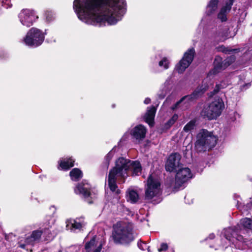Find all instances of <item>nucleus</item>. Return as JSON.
Wrapping results in <instances>:
<instances>
[{
	"label": "nucleus",
	"mask_w": 252,
	"mask_h": 252,
	"mask_svg": "<svg viewBox=\"0 0 252 252\" xmlns=\"http://www.w3.org/2000/svg\"><path fill=\"white\" fill-rule=\"evenodd\" d=\"M126 0H74L73 9L82 22L95 26L116 24L126 10Z\"/></svg>",
	"instance_id": "1"
},
{
	"label": "nucleus",
	"mask_w": 252,
	"mask_h": 252,
	"mask_svg": "<svg viewBox=\"0 0 252 252\" xmlns=\"http://www.w3.org/2000/svg\"><path fill=\"white\" fill-rule=\"evenodd\" d=\"M132 171L135 175L141 171V166L138 161H131L129 158H117L116 166L111 170L108 176V185L112 191L116 190V180L119 178L125 179L127 176V171Z\"/></svg>",
	"instance_id": "2"
},
{
	"label": "nucleus",
	"mask_w": 252,
	"mask_h": 252,
	"mask_svg": "<svg viewBox=\"0 0 252 252\" xmlns=\"http://www.w3.org/2000/svg\"><path fill=\"white\" fill-rule=\"evenodd\" d=\"M147 128L142 124L138 125L131 129L129 132H126L120 139L118 146H115L112 150L106 155L105 158H124L126 153V150L124 151L122 143L128 138L129 134L132 140L136 144L140 143L145 138Z\"/></svg>",
	"instance_id": "3"
},
{
	"label": "nucleus",
	"mask_w": 252,
	"mask_h": 252,
	"mask_svg": "<svg viewBox=\"0 0 252 252\" xmlns=\"http://www.w3.org/2000/svg\"><path fill=\"white\" fill-rule=\"evenodd\" d=\"M218 137L214 134L213 131L206 129H201L196 135L195 146L199 152L210 150L216 145Z\"/></svg>",
	"instance_id": "4"
},
{
	"label": "nucleus",
	"mask_w": 252,
	"mask_h": 252,
	"mask_svg": "<svg viewBox=\"0 0 252 252\" xmlns=\"http://www.w3.org/2000/svg\"><path fill=\"white\" fill-rule=\"evenodd\" d=\"M113 229V237L116 243H127L133 239L131 226L126 222H117Z\"/></svg>",
	"instance_id": "5"
},
{
	"label": "nucleus",
	"mask_w": 252,
	"mask_h": 252,
	"mask_svg": "<svg viewBox=\"0 0 252 252\" xmlns=\"http://www.w3.org/2000/svg\"><path fill=\"white\" fill-rule=\"evenodd\" d=\"M224 108V104L221 98L217 97L211 103L204 106L201 114L209 120L216 119L221 115Z\"/></svg>",
	"instance_id": "6"
},
{
	"label": "nucleus",
	"mask_w": 252,
	"mask_h": 252,
	"mask_svg": "<svg viewBox=\"0 0 252 252\" xmlns=\"http://www.w3.org/2000/svg\"><path fill=\"white\" fill-rule=\"evenodd\" d=\"M161 184L159 178L155 174H151L148 177L145 189L146 199L151 200L155 197H158L161 194Z\"/></svg>",
	"instance_id": "7"
},
{
	"label": "nucleus",
	"mask_w": 252,
	"mask_h": 252,
	"mask_svg": "<svg viewBox=\"0 0 252 252\" xmlns=\"http://www.w3.org/2000/svg\"><path fill=\"white\" fill-rule=\"evenodd\" d=\"M46 32H43L40 30L36 28H31L23 38L24 43L31 47H36L40 46L44 40V35Z\"/></svg>",
	"instance_id": "8"
},
{
	"label": "nucleus",
	"mask_w": 252,
	"mask_h": 252,
	"mask_svg": "<svg viewBox=\"0 0 252 252\" xmlns=\"http://www.w3.org/2000/svg\"><path fill=\"white\" fill-rule=\"evenodd\" d=\"M229 29L222 24H217L208 32V38L215 43L223 42L229 38Z\"/></svg>",
	"instance_id": "9"
},
{
	"label": "nucleus",
	"mask_w": 252,
	"mask_h": 252,
	"mask_svg": "<svg viewBox=\"0 0 252 252\" xmlns=\"http://www.w3.org/2000/svg\"><path fill=\"white\" fill-rule=\"evenodd\" d=\"M204 92L205 90H203L201 87L197 88L191 94L183 96L177 101L171 107L172 110H175L180 109L181 110H184L187 109L189 103L201 95Z\"/></svg>",
	"instance_id": "10"
},
{
	"label": "nucleus",
	"mask_w": 252,
	"mask_h": 252,
	"mask_svg": "<svg viewBox=\"0 0 252 252\" xmlns=\"http://www.w3.org/2000/svg\"><path fill=\"white\" fill-rule=\"evenodd\" d=\"M204 92L205 90H203L201 87L197 88L191 94L183 96L177 101L171 107L172 110H175L180 109L181 110H184L187 109L189 103L201 95Z\"/></svg>",
	"instance_id": "11"
},
{
	"label": "nucleus",
	"mask_w": 252,
	"mask_h": 252,
	"mask_svg": "<svg viewBox=\"0 0 252 252\" xmlns=\"http://www.w3.org/2000/svg\"><path fill=\"white\" fill-rule=\"evenodd\" d=\"M195 54L193 48L189 49L184 54V56L175 66L176 70L179 73H183L192 62Z\"/></svg>",
	"instance_id": "12"
},
{
	"label": "nucleus",
	"mask_w": 252,
	"mask_h": 252,
	"mask_svg": "<svg viewBox=\"0 0 252 252\" xmlns=\"http://www.w3.org/2000/svg\"><path fill=\"white\" fill-rule=\"evenodd\" d=\"M18 18L22 25L30 27L37 20L38 16L33 10L23 9L19 13Z\"/></svg>",
	"instance_id": "13"
},
{
	"label": "nucleus",
	"mask_w": 252,
	"mask_h": 252,
	"mask_svg": "<svg viewBox=\"0 0 252 252\" xmlns=\"http://www.w3.org/2000/svg\"><path fill=\"white\" fill-rule=\"evenodd\" d=\"M192 177L193 174L189 168L181 166L176 175L175 181L176 187L179 188L181 187Z\"/></svg>",
	"instance_id": "14"
},
{
	"label": "nucleus",
	"mask_w": 252,
	"mask_h": 252,
	"mask_svg": "<svg viewBox=\"0 0 252 252\" xmlns=\"http://www.w3.org/2000/svg\"><path fill=\"white\" fill-rule=\"evenodd\" d=\"M46 236V240H50L52 239V236L50 233L49 228L42 230H37L33 231L30 237L27 238L26 243L27 245H33L35 242H38L41 236Z\"/></svg>",
	"instance_id": "15"
},
{
	"label": "nucleus",
	"mask_w": 252,
	"mask_h": 252,
	"mask_svg": "<svg viewBox=\"0 0 252 252\" xmlns=\"http://www.w3.org/2000/svg\"><path fill=\"white\" fill-rule=\"evenodd\" d=\"M90 188V185L88 183L83 182L76 187L74 191L76 194L82 195L89 203H92L93 201L90 200L89 198L90 197L91 199L94 198L95 195L91 193Z\"/></svg>",
	"instance_id": "16"
},
{
	"label": "nucleus",
	"mask_w": 252,
	"mask_h": 252,
	"mask_svg": "<svg viewBox=\"0 0 252 252\" xmlns=\"http://www.w3.org/2000/svg\"><path fill=\"white\" fill-rule=\"evenodd\" d=\"M84 217L77 218L75 219H70L66 221V227L68 229L75 231L81 230L86 225Z\"/></svg>",
	"instance_id": "17"
},
{
	"label": "nucleus",
	"mask_w": 252,
	"mask_h": 252,
	"mask_svg": "<svg viewBox=\"0 0 252 252\" xmlns=\"http://www.w3.org/2000/svg\"><path fill=\"white\" fill-rule=\"evenodd\" d=\"M235 0H227L225 5L223 6L218 14V19L221 22H225L227 18V14L230 11L232 5Z\"/></svg>",
	"instance_id": "18"
},
{
	"label": "nucleus",
	"mask_w": 252,
	"mask_h": 252,
	"mask_svg": "<svg viewBox=\"0 0 252 252\" xmlns=\"http://www.w3.org/2000/svg\"><path fill=\"white\" fill-rule=\"evenodd\" d=\"M180 159L181 158H167L165 164L166 170L170 172L178 171L182 166Z\"/></svg>",
	"instance_id": "19"
},
{
	"label": "nucleus",
	"mask_w": 252,
	"mask_h": 252,
	"mask_svg": "<svg viewBox=\"0 0 252 252\" xmlns=\"http://www.w3.org/2000/svg\"><path fill=\"white\" fill-rule=\"evenodd\" d=\"M156 112V107L152 106L147 108V112L144 117L145 122L148 124L150 127L154 126Z\"/></svg>",
	"instance_id": "20"
},
{
	"label": "nucleus",
	"mask_w": 252,
	"mask_h": 252,
	"mask_svg": "<svg viewBox=\"0 0 252 252\" xmlns=\"http://www.w3.org/2000/svg\"><path fill=\"white\" fill-rule=\"evenodd\" d=\"M96 237H94L85 245V250L83 252H100L102 249V244L96 247Z\"/></svg>",
	"instance_id": "21"
},
{
	"label": "nucleus",
	"mask_w": 252,
	"mask_h": 252,
	"mask_svg": "<svg viewBox=\"0 0 252 252\" xmlns=\"http://www.w3.org/2000/svg\"><path fill=\"white\" fill-rule=\"evenodd\" d=\"M222 59L220 57H216L214 62V67L210 71L209 76L215 75L219 73L221 70L224 69L225 67L224 64L221 61Z\"/></svg>",
	"instance_id": "22"
},
{
	"label": "nucleus",
	"mask_w": 252,
	"mask_h": 252,
	"mask_svg": "<svg viewBox=\"0 0 252 252\" xmlns=\"http://www.w3.org/2000/svg\"><path fill=\"white\" fill-rule=\"evenodd\" d=\"M172 81L170 78H168L165 83L163 88L160 91L158 94V97L159 99H163L165 96L169 93L172 89Z\"/></svg>",
	"instance_id": "23"
},
{
	"label": "nucleus",
	"mask_w": 252,
	"mask_h": 252,
	"mask_svg": "<svg viewBox=\"0 0 252 252\" xmlns=\"http://www.w3.org/2000/svg\"><path fill=\"white\" fill-rule=\"evenodd\" d=\"M58 163L59 170H67L74 165V161L71 158H63Z\"/></svg>",
	"instance_id": "24"
},
{
	"label": "nucleus",
	"mask_w": 252,
	"mask_h": 252,
	"mask_svg": "<svg viewBox=\"0 0 252 252\" xmlns=\"http://www.w3.org/2000/svg\"><path fill=\"white\" fill-rule=\"evenodd\" d=\"M126 199L132 203L136 202L139 199V195L137 191L132 188H129L126 191Z\"/></svg>",
	"instance_id": "25"
},
{
	"label": "nucleus",
	"mask_w": 252,
	"mask_h": 252,
	"mask_svg": "<svg viewBox=\"0 0 252 252\" xmlns=\"http://www.w3.org/2000/svg\"><path fill=\"white\" fill-rule=\"evenodd\" d=\"M218 2V0H210L206 7V14L207 15H211L217 10Z\"/></svg>",
	"instance_id": "26"
},
{
	"label": "nucleus",
	"mask_w": 252,
	"mask_h": 252,
	"mask_svg": "<svg viewBox=\"0 0 252 252\" xmlns=\"http://www.w3.org/2000/svg\"><path fill=\"white\" fill-rule=\"evenodd\" d=\"M71 179L73 181H77L82 177V173L78 168H74L70 172Z\"/></svg>",
	"instance_id": "27"
},
{
	"label": "nucleus",
	"mask_w": 252,
	"mask_h": 252,
	"mask_svg": "<svg viewBox=\"0 0 252 252\" xmlns=\"http://www.w3.org/2000/svg\"><path fill=\"white\" fill-rule=\"evenodd\" d=\"M196 121L191 120L184 127L183 131L187 133H191L196 127Z\"/></svg>",
	"instance_id": "28"
},
{
	"label": "nucleus",
	"mask_w": 252,
	"mask_h": 252,
	"mask_svg": "<svg viewBox=\"0 0 252 252\" xmlns=\"http://www.w3.org/2000/svg\"><path fill=\"white\" fill-rule=\"evenodd\" d=\"M170 61L166 57H163L158 63V66L164 70L167 69L169 67Z\"/></svg>",
	"instance_id": "29"
},
{
	"label": "nucleus",
	"mask_w": 252,
	"mask_h": 252,
	"mask_svg": "<svg viewBox=\"0 0 252 252\" xmlns=\"http://www.w3.org/2000/svg\"><path fill=\"white\" fill-rule=\"evenodd\" d=\"M228 83L227 82H225V81H222L219 84H216L215 88L212 92L213 94L218 93L221 89L225 88L228 86Z\"/></svg>",
	"instance_id": "30"
},
{
	"label": "nucleus",
	"mask_w": 252,
	"mask_h": 252,
	"mask_svg": "<svg viewBox=\"0 0 252 252\" xmlns=\"http://www.w3.org/2000/svg\"><path fill=\"white\" fill-rule=\"evenodd\" d=\"M178 115L175 114L164 125L166 129L169 128L177 121Z\"/></svg>",
	"instance_id": "31"
},
{
	"label": "nucleus",
	"mask_w": 252,
	"mask_h": 252,
	"mask_svg": "<svg viewBox=\"0 0 252 252\" xmlns=\"http://www.w3.org/2000/svg\"><path fill=\"white\" fill-rule=\"evenodd\" d=\"M12 5L11 0H0V7H3L4 8H10Z\"/></svg>",
	"instance_id": "32"
},
{
	"label": "nucleus",
	"mask_w": 252,
	"mask_h": 252,
	"mask_svg": "<svg viewBox=\"0 0 252 252\" xmlns=\"http://www.w3.org/2000/svg\"><path fill=\"white\" fill-rule=\"evenodd\" d=\"M168 248V246L167 244L165 243H162L160 244L159 248L158 249V252H166Z\"/></svg>",
	"instance_id": "33"
},
{
	"label": "nucleus",
	"mask_w": 252,
	"mask_h": 252,
	"mask_svg": "<svg viewBox=\"0 0 252 252\" xmlns=\"http://www.w3.org/2000/svg\"><path fill=\"white\" fill-rule=\"evenodd\" d=\"M238 50L233 49H228L225 47H223V52L225 53H228L229 54H232L233 53H236Z\"/></svg>",
	"instance_id": "34"
},
{
	"label": "nucleus",
	"mask_w": 252,
	"mask_h": 252,
	"mask_svg": "<svg viewBox=\"0 0 252 252\" xmlns=\"http://www.w3.org/2000/svg\"><path fill=\"white\" fill-rule=\"evenodd\" d=\"M138 246L142 250H145L147 248V245L144 243H138Z\"/></svg>",
	"instance_id": "35"
},
{
	"label": "nucleus",
	"mask_w": 252,
	"mask_h": 252,
	"mask_svg": "<svg viewBox=\"0 0 252 252\" xmlns=\"http://www.w3.org/2000/svg\"><path fill=\"white\" fill-rule=\"evenodd\" d=\"M168 158H181V155L178 153H172Z\"/></svg>",
	"instance_id": "36"
},
{
	"label": "nucleus",
	"mask_w": 252,
	"mask_h": 252,
	"mask_svg": "<svg viewBox=\"0 0 252 252\" xmlns=\"http://www.w3.org/2000/svg\"><path fill=\"white\" fill-rule=\"evenodd\" d=\"M233 117L231 118V121L234 122L236 120L237 116H238V117L239 116V114L237 112H235L233 113Z\"/></svg>",
	"instance_id": "37"
},
{
	"label": "nucleus",
	"mask_w": 252,
	"mask_h": 252,
	"mask_svg": "<svg viewBox=\"0 0 252 252\" xmlns=\"http://www.w3.org/2000/svg\"><path fill=\"white\" fill-rule=\"evenodd\" d=\"M50 210H51L52 214H54L56 212V208L54 206H51L50 207Z\"/></svg>",
	"instance_id": "38"
},
{
	"label": "nucleus",
	"mask_w": 252,
	"mask_h": 252,
	"mask_svg": "<svg viewBox=\"0 0 252 252\" xmlns=\"http://www.w3.org/2000/svg\"><path fill=\"white\" fill-rule=\"evenodd\" d=\"M150 102H151V99H150V98H149L148 97L146 98L144 101V103L146 104H149L150 103Z\"/></svg>",
	"instance_id": "39"
},
{
	"label": "nucleus",
	"mask_w": 252,
	"mask_h": 252,
	"mask_svg": "<svg viewBox=\"0 0 252 252\" xmlns=\"http://www.w3.org/2000/svg\"><path fill=\"white\" fill-rule=\"evenodd\" d=\"M227 132L226 131V130H225V133L223 134V133H222V135L220 136V138H222L223 139V140H224L225 138L227 136Z\"/></svg>",
	"instance_id": "40"
},
{
	"label": "nucleus",
	"mask_w": 252,
	"mask_h": 252,
	"mask_svg": "<svg viewBox=\"0 0 252 252\" xmlns=\"http://www.w3.org/2000/svg\"><path fill=\"white\" fill-rule=\"evenodd\" d=\"M46 41H47L48 42H56V38H54V37H53L52 39H49V38H47V39H46Z\"/></svg>",
	"instance_id": "41"
},
{
	"label": "nucleus",
	"mask_w": 252,
	"mask_h": 252,
	"mask_svg": "<svg viewBox=\"0 0 252 252\" xmlns=\"http://www.w3.org/2000/svg\"><path fill=\"white\" fill-rule=\"evenodd\" d=\"M215 238V235L214 234H211L209 236V238L210 239H213Z\"/></svg>",
	"instance_id": "42"
},
{
	"label": "nucleus",
	"mask_w": 252,
	"mask_h": 252,
	"mask_svg": "<svg viewBox=\"0 0 252 252\" xmlns=\"http://www.w3.org/2000/svg\"><path fill=\"white\" fill-rule=\"evenodd\" d=\"M230 60H231V62H233L235 61V58L234 57H231L230 58Z\"/></svg>",
	"instance_id": "43"
},
{
	"label": "nucleus",
	"mask_w": 252,
	"mask_h": 252,
	"mask_svg": "<svg viewBox=\"0 0 252 252\" xmlns=\"http://www.w3.org/2000/svg\"><path fill=\"white\" fill-rule=\"evenodd\" d=\"M53 222H54V220H51V222H49V226H51V225H50V224H53Z\"/></svg>",
	"instance_id": "44"
},
{
	"label": "nucleus",
	"mask_w": 252,
	"mask_h": 252,
	"mask_svg": "<svg viewBox=\"0 0 252 252\" xmlns=\"http://www.w3.org/2000/svg\"><path fill=\"white\" fill-rule=\"evenodd\" d=\"M20 247L21 248H25V245H24V244H21V245H20Z\"/></svg>",
	"instance_id": "45"
},
{
	"label": "nucleus",
	"mask_w": 252,
	"mask_h": 252,
	"mask_svg": "<svg viewBox=\"0 0 252 252\" xmlns=\"http://www.w3.org/2000/svg\"><path fill=\"white\" fill-rule=\"evenodd\" d=\"M235 246H236V247L237 248L239 249H241V248L239 247V246L237 245V243H236V244H235Z\"/></svg>",
	"instance_id": "46"
},
{
	"label": "nucleus",
	"mask_w": 252,
	"mask_h": 252,
	"mask_svg": "<svg viewBox=\"0 0 252 252\" xmlns=\"http://www.w3.org/2000/svg\"><path fill=\"white\" fill-rule=\"evenodd\" d=\"M246 86H247V88H248L250 86V84H246Z\"/></svg>",
	"instance_id": "47"
},
{
	"label": "nucleus",
	"mask_w": 252,
	"mask_h": 252,
	"mask_svg": "<svg viewBox=\"0 0 252 252\" xmlns=\"http://www.w3.org/2000/svg\"><path fill=\"white\" fill-rule=\"evenodd\" d=\"M117 193H119V190H117Z\"/></svg>",
	"instance_id": "48"
},
{
	"label": "nucleus",
	"mask_w": 252,
	"mask_h": 252,
	"mask_svg": "<svg viewBox=\"0 0 252 252\" xmlns=\"http://www.w3.org/2000/svg\"><path fill=\"white\" fill-rule=\"evenodd\" d=\"M148 252H149V251H148Z\"/></svg>",
	"instance_id": "49"
}]
</instances>
